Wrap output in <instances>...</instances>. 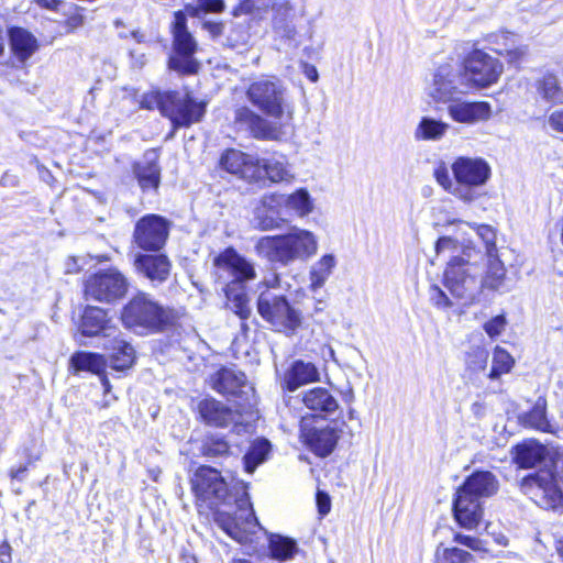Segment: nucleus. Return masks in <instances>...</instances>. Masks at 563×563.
Here are the masks:
<instances>
[{
    "label": "nucleus",
    "instance_id": "e433bc0d",
    "mask_svg": "<svg viewBox=\"0 0 563 563\" xmlns=\"http://www.w3.org/2000/svg\"><path fill=\"white\" fill-rule=\"evenodd\" d=\"M278 198L285 216L292 213L299 218H303L308 216L313 209L310 194L305 188H300L290 195L278 194Z\"/></svg>",
    "mask_w": 563,
    "mask_h": 563
},
{
    "label": "nucleus",
    "instance_id": "cd10ccee",
    "mask_svg": "<svg viewBox=\"0 0 563 563\" xmlns=\"http://www.w3.org/2000/svg\"><path fill=\"white\" fill-rule=\"evenodd\" d=\"M133 173L142 190H156L161 183V167L156 150L145 152L143 159L135 163Z\"/></svg>",
    "mask_w": 563,
    "mask_h": 563
},
{
    "label": "nucleus",
    "instance_id": "3c124183",
    "mask_svg": "<svg viewBox=\"0 0 563 563\" xmlns=\"http://www.w3.org/2000/svg\"><path fill=\"white\" fill-rule=\"evenodd\" d=\"M232 286H228L227 297L230 300V309L242 320H246L251 316V307L245 292L233 295Z\"/></svg>",
    "mask_w": 563,
    "mask_h": 563
},
{
    "label": "nucleus",
    "instance_id": "13d9d810",
    "mask_svg": "<svg viewBox=\"0 0 563 563\" xmlns=\"http://www.w3.org/2000/svg\"><path fill=\"white\" fill-rule=\"evenodd\" d=\"M317 507L321 516H325L330 512L331 500L327 493L318 490L317 493Z\"/></svg>",
    "mask_w": 563,
    "mask_h": 563
},
{
    "label": "nucleus",
    "instance_id": "79ce46f5",
    "mask_svg": "<svg viewBox=\"0 0 563 563\" xmlns=\"http://www.w3.org/2000/svg\"><path fill=\"white\" fill-rule=\"evenodd\" d=\"M525 426L542 432H553V428L547 418V401L539 398L532 409L522 417Z\"/></svg>",
    "mask_w": 563,
    "mask_h": 563
},
{
    "label": "nucleus",
    "instance_id": "4be33fe9",
    "mask_svg": "<svg viewBox=\"0 0 563 563\" xmlns=\"http://www.w3.org/2000/svg\"><path fill=\"white\" fill-rule=\"evenodd\" d=\"M450 118L459 123L475 124L492 117V107L484 101H462L459 98L448 103Z\"/></svg>",
    "mask_w": 563,
    "mask_h": 563
},
{
    "label": "nucleus",
    "instance_id": "4468645a",
    "mask_svg": "<svg viewBox=\"0 0 563 563\" xmlns=\"http://www.w3.org/2000/svg\"><path fill=\"white\" fill-rule=\"evenodd\" d=\"M196 497L212 508L220 504H229L228 485L220 472L210 466H200L191 479Z\"/></svg>",
    "mask_w": 563,
    "mask_h": 563
},
{
    "label": "nucleus",
    "instance_id": "412c9836",
    "mask_svg": "<svg viewBox=\"0 0 563 563\" xmlns=\"http://www.w3.org/2000/svg\"><path fill=\"white\" fill-rule=\"evenodd\" d=\"M342 430L336 423L322 428L307 430L302 427L301 435L310 450L318 456H328L332 453L341 437Z\"/></svg>",
    "mask_w": 563,
    "mask_h": 563
},
{
    "label": "nucleus",
    "instance_id": "dca6fc26",
    "mask_svg": "<svg viewBox=\"0 0 563 563\" xmlns=\"http://www.w3.org/2000/svg\"><path fill=\"white\" fill-rule=\"evenodd\" d=\"M238 512L234 517L225 516L223 512H217L216 521L233 539L242 542L245 538L244 532L257 525L250 496L246 487H243L242 495L234 499Z\"/></svg>",
    "mask_w": 563,
    "mask_h": 563
},
{
    "label": "nucleus",
    "instance_id": "bf43d9fd",
    "mask_svg": "<svg viewBox=\"0 0 563 563\" xmlns=\"http://www.w3.org/2000/svg\"><path fill=\"white\" fill-rule=\"evenodd\" d=\"M549 126L560 133H563V110L554 111L548 120Z\"/></svg>",
    "mask_w": 563,
    "mask_h": 563
},
{
    "label": "nucleus",
    "instance_id": "a19ab883",
    "mask_svg": "<svg viewBox=\"0 0 563 563\" xmlns=\"http://www.w3.org/2000/svg\"><path fill=\"white\" fill-rule=\"evenodd\" d=\"M449 124L433 118L423 117L415 131V137L423 141H438L444 136Z\"/></svg>",
    "mask_w": 563,
    "mask_h": 563
},
{
    "label": "nucleus",
    "instance_id": "2eb2a0df",
    "mask_svg": "<svg viewBox=\"0 0 563 563\" xmlns=\"http://www.w3.org/2000/svg\"><path fill=\"white\" fill-rule=\"evenodd\" d=\"M170 223L158 214L142 217L134 227L133 241L144 251H159L169 235Z\"/></svg>",
    "mask_w": 563,
    "mask_h": 563
},
{
    "label": "nucleus",
    "instance_id": "8fccbe9b",
    "mask_svg": "<svg viewBox=\"0 0 563 563\" xmlns=\"http://www.w3.org/2000/svg\"><path fill=\"white\" fill-rule=\"evenodd\" d=\"M539 93L548 101L563 102V91L559 87L558 79L554 75L548 74L538 86Z\"/></svg>",
    "mask_w": 563,
    "mask_h": 563
},
{
    "label": "nucleus",
    "instance_id": "c9c22d12",
    "mask_svg": "<svg viewBox=\"0 0 563 563\" xmlns=\"http://www.w3.org/2000/svg\"><path fill=\"white\" fill-rule=\"evenodd\" d=\"M212 387L220 394L236 396L245 387V375L240 371L222 368L212 376Z\"/></svg>",
    "mask_w": 563,
    "mask_h": 563
},
{
    "label": "nucleus",
    "instance_id": "4c0bfd02",
    "mask_svg": "<svg viewBox=\"0 0 563 563\" xmlns=\"http://www.w3.org/2000/svg\"><path fill=\"white\" fill-rule=\"evenodd\" d=\"M547 454V449L536 442L527 441L514 449V461L522 468H530L541 462Z\"/></svg>",
    "mask_w": 563,
    "mask_h": 563
},
{
    "label": "nucleus",
    "instance_id": "37998d69",
    "mask_svg": "<svg viewBox=\"0 0 563 563\" xmlns=\"http://www.w3.org/2000/svg\"><path fill=\"white\" fill-rule=\"evenodd\" d=\"M70 363L76 371H88L98 375L106 368V360L102 355L85 351L75 353Z\"/></svg>",
    "mask_w": 563,
    "mask_h": 563
},
{
    "label": "nucleus",
    "instance_id": "4d7b16f0",
    "mask_svg": "<svg viewBox=\"0 0 563 563\" xmlns=\"http://www.w3.org/2000/svg\"><path fill=\"white\" fill-rule=\"evenodd\" d=\"M506 327V318L496 316L484 324L485 332L492 338H496L503 333Z\"/></svg>",
    "mask_w": 563,
    "mask_h": 563
},
{
    "label": "nucleus",
    "instance_id": "f8f14e48",
    "mask_svg": "<svg viewBox=\"0 0 563 563\" xmlns=\"http://www.w3.org/2000/svg\"><path fill=\"white\" fill-rule=\"evenodd\" d=\"M463 68L468 89L471 87L487 88L496 84L504 71V66L497 58L481 49H475L467 55Z\"/></svg>",
    "mask_w": 563,
    "mask_h": 563
},
{
    "label": "nucleus",
    "instance_id": "a211bd4d",
    "mask_svg": "<svg viewBox=\"0 0 563 563\" xmlns=\"http://www.w3.org/2000/svg\"><path fill=\"white\" fill-rule=\"evenodd\" d=\"M198 410L201 419L207 424L214 427H229L233 424L238 433L245 430L247 427L241 421L242 416L238 411L232 410L230 407L213 398L201 400L198 405Z\"/></svg>",
    "mask_w": 563,
    "mask_h": 563
},
{
    "label": "nucleus",
    "instance_id": "ea45409f",
    "mask_svg": "<svg viewBox=\"0 0 563 563\" xmlns=\"http://www.w3.org/2000/svg\"><path fill=\"white\" fill-rule=\"evenodd\" d=\"M335 266L336 260L332 254H325L313 263L309 272L311 289L317 290L323 287Z\"/></svg>",
    "mask_w": 563,
    "mask_h": 563
},
{
    "label": "nucleus",
    "instance_id": "6ab92c4d",
    "mask_svg": "<svg viewBox=\"0 0 563 563\" xmlns=\"http://www.w3.org/2000/svg\"><path fill=\"white\" fill-rule=\"evenodd\" d=\"M221 166L229 173L239 175L241 178L256 181L261 179L258 158L240 152L228 150L221 157Z\"/></svg>",
    "mask_w": 563,
    "mask_h": 563
},
{
    "label": "nucleus",
    "instance_id": "9b49d317",
    "mask_svg": "<svg viewBox=\"0 0 563 563\" xmlns=\"http://www.w3.org/2000/svg\"><path fill=\"white\" fill-rule=\"evenodd\" d=\"M128 289V278L117 268L99 271L85 283V295L88 299L107 303L123 298Z\"/></svg>",
    "mask_w": 563,
    "mask_h": 563
},
{
    "label": "nucleus",
    "instance_id": "0eeeda50",
    "mask_svg": "<svg viewBox=\"0 0 563 563\" xmlns=\"http://www.w3.org/2000/svg\"><path fill=\"white\" fill-rule=\"evenodd\" d=\"M451 170L457 185L455 198L465 203H472L482 196L479 190L492 176L489 164L476 156L456 157L451 165Z\"/></svg>",
    "mask_w": 563,
    "mask_h": 563
},
{
    "label": "nucleus",
    "instance_id": "de8ad7c7",
    "mask_svg": "<svg viewBox=\"0 0 563 563\" xmlns=\"http://www.w3.org/2000/svg\"><path fill=\"white\" fill-rule=\"evenodd\" d=\"M435 558L438 563H477L473 554L456 547H438Z\"/></svg>",
    "mask_w": 563,
    "mask_h": 563
},
{
    "label": "nucleus",
    "instance_id": "f03ea898",
    "mask_svg": "<svg viewBox=\"0 0 563 563\" xmlns=\"http://www.w3.org/2000/svg\"><path fill=\"white\" fill-rule=\"evenodd\" d=\"M255 250L269 262L288 265L313 256L318 250V240L312 232L296 228L287 234L261 238Z\"/></svg>",
    "mask_w": 563,
    "mask_h": 563
},
{
    "label": "nucleus",
    "instance_id": "e2e57ef3",
    "mask_svg": "<svg viewBox=\"0 0 563 563\" xmlns=\"http://www.w3.org/2000/svg\"><path fill=\"white\" fill-rule=\"evenodd\" d=\"M80 271V265L78 264L77 257H68L65 262V273L66 274H76Z\"/></svg>",
    "mask_w": 563,
    "mask_h": 563
},
{
    "label": "nucleus",
    "instance_id": "5fc2aeb1",
    "mask_svg": "<svg viewBox=\"0 0 563 563\" xmlns=\"http://www.w3.org/2000/svg\"><path fill=\"white\" fill-rule=\"evenodd\" d=\"M168 91H153L150 93H145L141 100V107L144 109H154L157 108L163 114V106L165 103V97Z\"/></svg>",
    "mask_w": 563,
    "mask_h": 563
},
{
    "label": "nucleus",
    "instance_id": "c03bdc74",
    "mask_svg": "<svg viewBox=\"0 0 563 563\" xmlns=\"http://www.w3.org/2000/svg\"><path fill=\"white\" fill-rule=\"evenodd\" d=\"M514 364V357L505 349L496 346L493 353L492 369L487 377L493 380L498 379L503 374L509 373Z\"/></svg>",
    "mask_w": 563,
    "mask_h": 563
},
{
    "label": "nucleus",
    "instance_id": "9d476101",
    "mask_svg": "<svg viewBox=\"0 0 563 563\" xmlns=\"http://www.w3.org/2000/svg\"><path fill=\"white\" fill-rule=\"evenodd\" d=\"M206 113V103L196 100L188 91H168L163 106V115L175 129L189 128L200 122Z\"/></svg>",
    "mask_w": 563,
    "mask_h": 563
},
{
    "label": "nucleus",
    "instance_id": "b1692460",
    "mask_svg": "<svg viewBox=\"0 0 563 563\" xmlns=\"http://www.w3.org/2000/svg\"><path fill=\"white\" fill-rule=\"evenodd\" d=\"M102 346L109 352V362L111 368L115 371H125L132 367L135 361V350L124 340L120 330L118 333L107 338Z\"/></svg>",
    "mask_w": 563,
    "mask_h": 563
},
{
    "label": "nucleus",
    "instance_id": "864d4df0",
    "mask_svg": "<svg viewBox=\"0 0 563 563\" xmlns=\"http://www.w3.org/2000/svg\"><path fill=\"white\" fill-rule=\"evenodd\" d=\"M429 300L440 310H448L453 306L452 300L438 285H432L429 288Z\"/></svg>",
    "mask_w": 563,
    "mask_h": 563
},
{
    "label": "nucleus",
    "instance_id": "58836bf2",
    "mask_svg": "<svg viewBox=\"0 0 563 563\" xmlns=\"http://www.w3.org/2000/svg\"><path fill=\"white\" fill-rule=\"evenodd\" d=\"M271 450L272 445L268 440L264 438L255 439L243 457L245 472L252 474L258 465L268 459Z\"/></svg>",
    "mask_w": 563,
    "mask_h": 563
},
{
    "label": "nucleus",
    "instance_id": "c85d7f7f",
    "mask_svg": "<svg viewBox=\"0 0 563 563\" xmlns=\"http://www.w3.org/2000/svg\"><path fill=\"white\" fill-rule=\"evenodd\" d=\"M460 488L482 500L497 493L498 481L488 471L475 472L465 479Z\"/></svg>",
    "mask_w": 563,
    "mask_h": 563
},
{
    "label": "nucleus",
    "instance_id": "6e6d98bb",
    "mask_svg": "<svg viewBox=\"0 0 563 563\" xmlns=\"http://www.w3.org/2000/svg\"><path fill=\"white\" fill-rule=\"evenodd\" d=\"M454 542L462 544L475 552H487L484 541L476 537L456 533L454 536Z\"/></svg>",
    "mask_w": 563,
    "mask_h": 563
},
{
    "label": "nucleus",
    "instance_id": "bb28decb",
    "mask_svg": "<svg viewBox=\"0 0 563 563\" xmlns=\"http://www.w3.org/2000/svg\"><path fill=\"white\" fill-rule=\"evenodd\" d=\"M278 194L266 195L254 211L255 225L263 230H274L285 220V213L279 203Z\"/></svg>",
    "mask_w": 563,
    "mask_h": 563
},
{
    "label": "nucleus",
    "instance_id": "603ef678",
    "mask_svg": "<svg viewBox=\"0 0 563 563\" xmlns=\"http://www.w3.org/2000/svg\"><path fill=\"white\" fill-rule=\"evenodd\" d=\"M434 178L438 184L449 194L455 197V189L457 187L456 180L450 177L449 170L444 164H441L434 169Z\"/></svg>",
    "mask_w": 563,
    "mask_h": 563
},
{
    "label": "nucleus",
    "instance_id": "393cba45",
    "mask_svg": "<svg viewBox=\"0 0 563 563\" xmlns=\"http://www.w3.org/2000/svg\"><path fill=\"white\" fill-rule=\"evenodd\" d=\"M134 266L139 274L153 284L164 283L168 278L172 268L169 258L164 254H137Z\"/></svg>",
    "mask_w": 563,
    "mask_h": 563
},
{
    "label": "nucleus",
    "instance_id": "423d86ee",
    "mask_svg": "<svg viewBox=\"0 0 563 563\" xmlns=\"http://www.w3.org/2000/svg\"><path fill=\"white\" fill-rule=\"evenodd\" d=\"M563 485V456L554 464V471L542 468L522 479L521 489L539 507L559 510L563 507V493L559 487Z\"/></svg>",
    "mask_w": 563,
    "mask_h": 563
},
{
    "label": "nucleus",
    "instance_id": "f3484780",
    "mask_svg": "<svg viewBox=\"0 0 563 563\" xmlns=\"http://www.w3.org/2000/svg\"><path fill=\"white\" fill-rule=\"evenodd\" d=\"M214 265L225 272L232 278L231 284L234 288L238 284L247 283L256 278L254 263L239 254L234 249L229 247L214 258Z\"/></svg>",
    "mask_w": 563,
    "mask_h": 563
},
{
    "label": "nucleus",
    "instance_id": "39448f33",
    "mask_svg": "<svg viewBox=\"0 0 563 563\" xmlns=\"http://www.w3.org/2000/svg\"><path fill=\"white\" fill-rule=\"evenodd\" d=\"M459 230L462 234L468 231L475 233L485 244L484 273L482 274V289L487 288L494 291L507 292L506 268L498 256L496 247V232L487 224H476L459 221Z\"/></svg>",
    "mask_w": 563,
    "mask_h": 563
},
{
    "label": "nucleus",
    "instance_id": "774afa93",
    "mask_svg": "<svg viewBox=\"0 0 563 563\" xmlns=\"http://www.w3.org/2000/svg\"><path fill=\"white\" fill-rule=\"evenodd\" d=\"M26 471H27V466L21 465L18 468H12L10 471V476L12 479L22 481L24 478Z\"/></svg>",
    "mask_w": 563,
    "mask_h": 563
},
{
    "label": "nucleus",
    "instance_id": "a18cd8bd",
    "mask_svg": "<svg viewBox=\"0 0 563 563\" xmlns=\"http://www.w3.org/2000/svg\"><path fill=\"white\" fill-rule=\"evenodd\" d=\"M269 550L273 558L284 561L291 559L298 549L295 540L283 536H273L269 539Z\"/></svg>",
    "mask_w": 563,
    "mask_h": 563
},
{
    "label": "nucleus",
    "instance_id": "7ed1b4c3",
    "mask_svg": "<svg viewBox=\"0 0 563 563\" xmlns=\"http://www.w3.org/2000/svg\"><path fill=\"white\" fill-rule=\"evenodd\" d=\"M250 102L268 117L284 123L294 119L295 102L286 85L276 77H261L247 88Z\"/></svg>",
    "mask_w": 563,
    "mask_h": 563
},
{
    "label": "nucleus",
    "instance_id": "20e7f679",
    "mask_svg": "<svg viewBox=\"0 0 563 563\" xmlns=\"http://www.w3.org/2000/svg\"><path fill=\"white\" fill-rule=\"evenodd\" d=\"M123 325L143 335L162 331L169 323V311L150 295H134L121 311Z\"/></svg>",
    "mask_w": 563,
    "mask_h": 563
},
{
    "label": "nucleus",
    "instance_id": "0e129e2a",
    "mask_svg": "<svg viewBox=\"0 0 563 563\" xmlns=\"http://www.w3.org/2000/svg\"><path fill=\"white\" fill-rule=\"evenodd\" d=\"M302 71H303L305 76L312 82H316L319 78L318 70L313 65L305 63L302 65Z\"/></svg>",
    "mask_w": 563,
    "mask_h": 563
},
{
    "label": "nucleus",
    "instance_id": "ddd939ff",
    "mask_svg": "<svg viewBox=\"0 0 563 563\" xmlns=\"http://www.w3.org/2000/svg\"><path fill=\"white\" fill-rule=\"evenodd\" d=\"M468 91L463 71L460 67L444 64L437 68L428 95L435 102L449 103L460 95Z\"/></svg>",
    "mask_w": 563,
    "mask_h": 563
},
{
    "label": "nucleus",
    "instance_id": "052dcab7",
    "mask_svg": "<svg viewBox=\"0 0 563 563\" xmlns=\"http://www.w3.org/2000/svg\"><path fill=\"white\" fill-rule=\"evenodd\" d=\"M199 2L207 11L218 12L223 9L222 0H199Z\"/></svg>",
    "mask_w": 563,
    "mask_h": 563
},
{
    "label": "nucleus",
    "instance_id": "69168bd1",
    "mask_svg": "<svg viewBox=\"0 0 563 563\" xmlns=\"http://www.w3.org/2000/svg\"><path fill=\"white\" fill-rule=\"evenodd\" d=\"M11 562V547L8 542L0 544V563Z\"/></svg>",
    "mask_w": 563,
    "mask_h": 563
},
{
    "label": "nucleus",
    "instance_id": "49530a36",
    "mask_svg": "<svg viewBox=\"0 0 563 563\" xmlns=\"http://www.w3.org/2000/svg\"><path fill=\"white\" fill-rule=\"evenodd\" d=\"M488 351L483 346H473L466 353L465 365L466 374L471 378L481 372H484L487 366Z\"/></svg>",
    "mask_w": 563,
    "mask_h": 563
},
{
    "label": "nucleus",
    "instance_id": "338daca9",
    "mask_svg": "<svg viewBox=\"0 0 563 563\" xmlns=\"http://www.w3.org/2000/svg\"><path fill=\"white\" fill-rule=\"evenodd\" d=\"M36 4L41 8L47 10H57L58 5L62 3V0H34Z\"/></svg>",
    "mask_w": 563,
    "mask_h": 563
},
{
    "label": "nucleus",
    "instance_id": "6e6552de",
    "mask_svg": "<svg viewBox=\"0 0 563 563\" xmlns=\"http://www.w3.org/2000/svg\"><path fill=\"white\" fill-rule=\"evenodd\" d=\"M257 311L280 332H294L301 324V313L283 295L262 292L257 299Z\"/></svg>",
    "mask_w": 563,
    "mask_h": 563
},
{
    "label": "nucleus",
    "instance_id": "a878e982",
    "mask_svg": "<svg viewBox=\"0 0 563 563\" xmlns=\"http://www.w3.org/2000/svg\"><path fill=\"white\" fill-rule=\"evenodd\" d=\"M81 335L96 336L101 334L103 341L118 333V328L110 324L108 312L99 307H87L79 325Z\"/></svg>",
    "mask_w": 563,
    "mask_h": 563
},
{
    "label": "nucleus",
    "instance_id": "1a4fd4ad",
    "mask_svg": "<svg viewBox=\"0 0 563 563\" xmlns=\"http://www.w3.org/2000/svg\"><path fill=\"white\" fill-rule=\"evenodd\" d=\"M172 33L175 54L169 58V68L181 74L197 73L199 65L194 58L197 42L187 30V19L184 12H175Z\"/></svg>",
    "mask_w": 563,
    "mask_h": 563
},
{
    "label": "nucleus",
    "instance_id": "aec40b11",
    "mask_svg": "<svg viewBox=\"0 0 563 563\" xmlns=\"http://www.w3.org/2000/svg\"><path fill=\"white\" fill-rule=\"evenodd\" d=\"M453 514L461 527L474 529L482 519V500L460 487L453 500Z\"/></svg>",
    "mask_w": 563,
    "mask_h": 563
},
{
    "label": "nucleus",
    "instance_id": "5701e85b",
    "mask_svg": "<svg viewBox=\"0 0 563 563\" xmlns=\"http://www.w3.org/2000/svg\"><path fill=\"white\" fill-rule=\"evenodd\" d=\"M234 119L236 124L249 130L256 139L277 140L279 136L277 126L247 107L238 108Z\"/></svg>",
    "mask_w": 563,
    "mask_h": 563
},
{
    "label": "nucleus",
    "instance_id": "f257e3e1",
    "mask_svg": "<svg viewBox=\"0 0 563 563\" xmlns=\"http://www.w3.org/2000/svg\"><path fill=\"white\" fill-rule=\"evenodd\" d=\"M437 255L450 256L444 269V286L451 295L465 303H472L482 291L484 253L462 236H442L435 243Z\"/></svg>",
    "mask_w": 563,
    "mask_h": 563
},
{
    "label": "nucleus",
    "instance_id": "72a5a7b5",
    "mask_svg": "<svg viewBox=\"0 0 563 563\" xmlns=\"http://www.w3.org/2000/svg\"><path fill=\"white\" fill-rule=\"evenodd\" d=\"M261 168V179L266 177L272 183H290L295 178V174L284 156L258 158Z\"/></svg>",
    "mask_w": 563,
    "mask_h": 563
},
{
    "label": "nucleus",
    "instance_id": "f704fd0d",
    "mask_svg": "<svg viewBox=\"0 0 563 563\" xmlns=\"http://www.w3.org/2000/svg\"><path fill=\"white\" fill-rule=\"evenodd\" d=\"M302 402L308 409L324 415H332L339 410L338 400L323 387H314L305 391Z\"/></svg>",
    "mask_w": 563,
    "mask_h": 563
},
{
    "label": "nucleus",
    "instance_id": "09e8293b",
    "mask_svg": "<svg viewBox=\"0 0 563 563\" xmlns=\"http://www.w3.org/2000/svg\"><path fill=\"white\" fill-rule=\"evenodd\" d=\"M200 451L203 456L219 459L230 453V446L223 438L210 435L203 440Z\"/></svg>",
    "mask_w": 563,
    "mask_h": 563
},
{
    "label": "nucleus",
    "instance_id": "2f4dec72",
    "mask_svg": "<svg viewBox=\"0 0 563 563\" xmlns=\"http://www.w3.org/2000/svg\"><path fill=\"white\" fill-rule=\"evenodd\" d=\"M272 10L274 13V32L280 37L292 40L297 34L296 26L294 24V7L288 0H284L275 2Z\"/></svg>",
    "mask_w": 563,
    "mask_h": 563
},
{
    "label": "nucleus",
    "instance_id": "7c9ffc66",
    "mask_svg": "<svg viewBox=\"0 0 563 563\" xmlns=\"http://www.w3.org/2000/svg\"><path fill=\"white\" fill-rule=\"evenodd\" d=\"M8 35L10 48L21 63L26 62L38 48L35 36L22 27L10 29Z\"/></svg>",
    "mask_w": 563,
    "mask_h": 563
},
{
    "label": "nucleus",
    "instance_id": "c756f323",
    "mask_svg": "<svg viewBox=\"0 0 563 563\" xmlns=\"http://www.w3.org/2000/svg\"><path fill=\"white\" fill-rule=\"evenodd\" d=\"M318 380L319 371L312 363L296 361L285 373L284 387L289 391H295L306 384Z\"/></svg>",
    "mask_w": 563,
    "mask_h": 563
},
{
    "label": "nucleus",
    "instance_id": "680f3d73",
    "mask_svg": "<svg viewBox=\"0 0 563 563\" xmlns=\"http://www.w3.org/2000/svg\"><path fill=\"white\" fill-rule=\"evenodd\" d=\"M203 27L211 34L212 37L220 36L223 32V24L219 22H206Z\"/></svg>",
    "mask_w": 563,
    "mask_h": 563
},
{
    "label": "nucleus",
    "instance_id": "473e14b6",
    "mask_svg": "<svg viewBox=\"0 0 563 563\" xmlns=\"http://www.w3.org/2000/svg\"><path fill=\"white\" fill-rule=\"evenodd\" d=\"M488 43L494 52L506 56L509 63L519 62L527 53L526 47L517 45L516 35L509 32L489 35Z\"/></svg>",
    "mask_w": 563,
    "mask_h": 563
}]
</instances>
